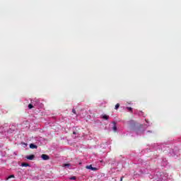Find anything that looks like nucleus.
<instances>
[{
  "instance_id": "obj_14",
  "label": "nucleus",
  "mask_w": 181,
  "mask_h": 181,
  "mask_svg": "<svg viewBox=\"0 0 181 181\" xmlns=\"http://www.w3.org/2000/svg\"><path fill=\"white\" fill-rule=\"evenodd\" d=\"M72 112H73L74 114H76V109H73V110H72Z\"/></svg>"
},
{
  "instance_id": "obj_7",
  "label": "nucleus",
  "mask_w": 181,
  "mask_h": 181,
  "mask_svg": "<svg viewBox=\"0 0 181 181\" xmlns=\"http://www.w3.org/2000/svg\"><path fill=\"white\" fill-rule=\"evenodd\" d=\"M21 166H23L25 168H28V166H29V163H23L21 164Z\"/></svg>"
},
{
  "instance_id": "obj_15",
  "label": "nucleus",
  "mask_w": 181,
  "mask_h": 181,
  "mask_svg": "<svg viewBox=\"0 0 181 181\" xmlns=\"http://www.w3.org/2000/svg\"><path fill=\"white\" fill-rule=\"evenodd\" d=\"M73 134H74V135H77V132H74Z\"/></svg>"
},
{
  "instance_id": "obj_4",
  "label": "nucleus",
  "mask_w": 181,
  "mask_h": 181,
  "mask_svg": "<svg viewBox=\"0 0 181 181\" xmlns=\"http://www.w3.org/2000/svg\"><path fill=\"white\" fill-rule=\"evenodd\" d=\"M26 159H28V160H33L35 159V155H30L26 156Z\"/></svg>"
},
{
  "instance_id": "obj_12",
  "label": "nucleus",
  "mask_w": 181,
  "mask_h": 181,
  "mask_svg": "<svg viewBox=\"0 0 181 181\" xmlns=\"http://www.w3.org/2000/svg\"><path fill=\"white\" fill-rule=\"evenodd\" d=\"M12 177H15V175H10L8 179H12Z\"/></svg>"
},
{
  "instance_id": "obj_1",
  "label": "nucleus",
  "mask_w": 181,
  "mask_h": 181,
  "mask_svg": "<svg viewBox=\"0 0 181 181\" xmlns=\"http://www.w3.org/2000/svg\"><path fill=\"white\" fill-rule=\"evenodd\" d=\"M38 103H39V100L37 99H34L31 100V103L28 105L29 110H32V108H33V105H36Z\"/></svg>"
},
{
  "instance_id": "obj_10",
  "label": "nucleus",
  "mask_w": 181,
  "mask_h": 181,
  "mask_svg": "<svg viewBox=\"0 0 181 181\" xmlns=\"http://www.w3.org/2000/svg\"><path fill=\"white\" fill-rule=\"evenodd\" d=\"M127 110H128V111H129L130 112H132V107H127Z\"/></svg>"
},
{
  "instance_id": "obj_2",
  "label": "nucleus",
  "mask_w": 181,
  "mask_h": 181,
  "mask_svg": "<svg viewBox=\"0 0 181 181\" xmlns=\"http://www.w3.org/2000/svg\"><path fill=\"white\" fill-rule=\"evenodd\" d=\"M86 169H89L90 170H93V172H96V170H98V168H94L93 166V165H86Z\"/></svg>"
},
{
  "instance_id": "obj_3",
  "label": "nucleus",
  "mask_w": 181,
  "mask_h": 181,
  "mask_svg": "<svg viewBox=\"0 0 181 181\" xmlns=\"http://www.w3.org/2000/svg\"><path fill=\"white\" fill-rule=\"evenodd\" d=\"M41 158L43 159V160H49V159H50V157L46 154H42Z\"/></svg>"
},
{
  "instance_id": "obj_11",
  "label": "nucleus",
  "mask_w": 181,
  "mask_h": 181,
  "mask_svg": "<svg viewBox=\"0 0 181 181\" xmlns=\"http://www.w3.org/2000/svg\"><path fill=\"white\" fill-rule=\"evenodd\" d=\"M76 179H77V178L76 177V176H73V177H70V180H76Z\"/></svg>"
},
{
  "instance_id": "obj_13",
  "label": "nucleus",
  "mask_w": 181,
  "mask_h": 181,
  "mask_svg": "<svg viewBox=\"0 0 181 181\" xmlns=\"http://www.w3.org/2000/svg\"><path fill=\"white\" fill-rule=\"evenodd\" d=\"M64 168H66V167H67V166H70V164H69V163H65V164H64Z\"/></svg>"
},
{
  "instance_id": "obj_16",
  "label": "nucleus",
  "mask_w": 181,
  "mask_h": 181,
  "mask_svg": "<svg viewBox=\"0 0 181 181\" xmlns=\"http://www.w3.org/2000/svg\"><path fill=\"white\" fill-rule=\"evenodd\" d=\"M122 179H124V177H122L120 178V181H122Z\"/></svg>"
},
{
  "instance_id": "obj_8",
  "label": "nucleus",
  "mask_w": 181,
  "mask_h": 181,
  "mask_svg": "<svg viewBox=\"0 0 181 181\" xmlns=\"http://www.w3.org/2000/svg\"><path fill=\"white\" fill-rule=\"evenodd\" d=\"M109 118H110V116H108L107 115H105L103 116V119L107 120Z\"/></svg>"
},
{
  "instance_id": "obj_6",
  "label": "nucleus",
  "mask_w": 181,
  "mask_h": 181,
  "mask_svg": "<svg viewBox=\"0 0 181 181\" xmlns=\"http://www.w3.org/2000/svg\"><path fill=\"white\" fill-rule=\"evenodd\" d=\"M114 126L112 127V129L114 131V132H117V123H115V122H113Z\"/></svg>"
},
{
  "instance_id": "obj_9",
  "label": "nucleus",
  "mask_w": 181,
  "mask_h": 181,
  "mask_svg": "<svg viewBox=\"0 0 181 181\" xmlns=\"http://www.w3.org/2000/svg\"><path fill=\"white\" fill-rule=\"evenodd\" d=\"M118 108H119V103H117L115 107V110H118Z\"/></svg>"
},
{
  "instance_id": "obj_5",
  "label": "nucleus",
  "mask_w": 181,
  "mask_h": 181,
  "mask_svg": "<svg viewBox=\"0 0 181 181\" xmlns=\"http://www.w3.org/2000/svg\"><path fill=\"white\" fill-rule=\"evenodd\" d=\"M30 149H37V146L35 145L34 144H30Z\"/></svg>"
}]
</instances>
